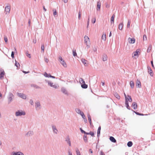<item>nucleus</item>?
<instances>
[{
	"label": "nucleus",
	"instance_id": "f257e3e1",
	"mask_svg": "<svg viewBox=\"0 0 155 155\" xmlns=\"http://www.w3.org/2000/svg\"><path fill=\"white\" fill-rule=\"evenodd\" d=\"M84 41L87 48H89L90 47L91 44L89 38L87 36H85L84 37Z\"/></svg>",
	"mask_w": 155,
	"mask_h": 155
},
{
	"label": "nucleus",
	"instance_id": "f03ea898",
	"mask_svg": "<svg viewBox=\"0 0 155 155\" xmlns=\"http://www.w3.org/2000/svg\"><path fill=\"white\" fill-rule=\"evenodd\" d=\"M140 53V49H137L132 54V57L135 58H137L139 56Z\"/></svg>",
	"mask_w": 155,
	"mask_h": 155
},
{
	"label": "nucleus",
	"instance_id": "7ed1b4c3",
	"mask_svg": "<svg viewBox=\"0 0 155 155\" xmlns=\"http://www.w3.org/2000/svg\"><path fill=\"white\" fill-rule=\"evenodd\" d=\"M59 61L62 65L65 68L67 67V65L65 61L61 57L59 58Z\"/></svg>",
	"mask_w": 155,
	"mask_h": 155
},
{
	"label": "nucleus",
	"instance_id": "20e7f679",
	"mask_svg": "<svg viewBox=\"0 0 155 155\" xmlns=\"http://www.w3.org/2000/svg\"><path fill=\"white\" fill-rule=\"evenodd\" d=\"M124 94L125 97V101H128L130 102H132V99L130 96L129 95H127L126 96L125 93H124Z\"/></svg>",
	"mask_w": 155,
	"mask_h": 155
},
{
	"label": "nucleus",
	"instance_id": "39448f33",
	"mask_svg": "<svg viewBox=\"0 0 155 155\" xmlns=\"http://www.w3.org/2000/svg\"><path fill=\"white\" fill-rule=\"evenodd\" d=\"M128 41L130 44H134L135 42V39L134 38H129L128 39Z\"/></svg>",
	"mask_w": 155,
	"mask_h": 155
},
{
	"label": "nucleus",
	"instance_id": "423d86ee",
	"mask_svg": "<svg viewBox=\"0 0 155 155\" xmlns=\"http://www.w3.org/2000/svg\"><path fill=\"white\" fill-rule=\"evenodd\" d=\"M15 114L16 116H21V115H25V113L24 112L22 111H18L16 112Z\"/></svg>",
	"mask_w": 155,
	"mask_h": 155
},
{
	"label": "nucleus",
	"instance_id": "0eeeda50",
	"mask_svg": "<svg viewBox=\"0 0 155 155\" xmlns=\"http://www.w3.org/2000/svg\"><path fill=\"white\" fill-rule=\"evenodd\" d=\"M147 69L148 73L150 74V75L151 76H153V73L151 68L150 67H148Z\"/></svg>",
	"mask_w": 155,
	"mask_h": 155
},
{
	"label": "nucleus",
	"instance_id": "6e6552de",
	"mask_svg": "<svg viewBox=\"0 0 155 155\" xmlns=\"http://www.w3.org/2000/svg\"><path fill=\"white\" fill-rule=\"evenodd\" d=\"M81 61L84 64L85 66H87L88 65V63L87 61L84 58H82L81 59Z\"/></svg>",
	"mask_w": 155,
	"mask_h": 155
},
{
	"label": "nucleus",
	"instance_id": "1a4fd4ad",
	"mask_svg": "<svg viewBox=\"0 0 155 155\" xmlns=\"http://www.w3.org/2000/svg\"><path fill=\"white\" fill-rule=\"evenodd\" d=\"M10 11V7L9 6H6L5 8V11L6 14L8 13Z\"/></svg>",
	"mask_w": 155,
	"mask_h": 155
},
{
	"label": "nucleus",
	"instance_id": "9d476101",
	"mask_svg": "<svg viewBox=\"0 0 155 155\" xmlns=\"http://www.w3.org/2000/svg\"><path fill=\"white\" fill-rule=\"evenodd\" d=\"M136 86L138 88H140L141 87V82L138 79L137 80L136 83Z\"/></svg>",
	"mask_w": 155,
	"mask_h": 155
},
{
	"label": "nucleus",
	"instance_id": "9b49d317",
	"mask_svg": "<svg viewBox=\"0 0 155 155\" xmlns=\"http://www.w3.org/2000/svg\"><path fill=\"white\" fill-rule=\"evenodd\" d=\"M18 94L19 97L23 99H25L26 98V95L22 93H18Z\"/></svg>",
	"mask_w": 155,
	"mask_h": 155
},
{
	"label": "nucleus",
	"instance_id": "f8f14e48",
	"mask_svg": "<svg viewBox=\"0 0 155 155\" xmlns=\"http://www.w3.org/2000/svg\"><path fill=\"white\" fill-rule=\"evenodd\" d=\"M5 74V72L3 70H1L0 71V78L2 79L4 77Z\"/></svg>",
	"mask_w": 155,
	"mask_h": 155
},
{
	"label": "nucleus",
	"instance_id": "ddd939ff",
	"mask_svg": "<svg viewBox=\"0 0 155 155\" xmlns=\"http://www.w3.org/2000/svg\"><path fill=\"white\" fill-rule=\"evenodd\" d=\"M137 104L135 102H133L132 104V107H133L134 109H136L137 108Z\"/></svg>",
	"mask_w": 155,
	"mask_h": 155
},
{
	"label": "nucleus",
	"instance_id": "4468645a",
	"mask_svg": "<svg viewBox=\"0 0 155 155\" xmlns=\"http://www.w3.org/2000/svg\"><path fill=\"white\" fill-rule=\"evenodd\" d=\"M106 36L105 33H103V35L101 37V39L102 40L105 41L106 40Z\"/></svg>",
	"mask_w": 155,
	"mask_h": 155
},
{
	"label": "nucleus",
	"instance_id": "2eb2a0df",
	"mask_svg": "<svg viewBox=\"0 0 155 155\" xmlns=\"http://www.w3.org/2000/svg\"><path fill=\"white\" fill-rule=\"evenodd\" d=\"M102 59L104 61H105L107 60V55L104 54L103 55Z\"/></svg>",
	"mask_w": 155,
	"mask_h": 155
},
{
	"label": "nucleus",
	"instance_id": "dca6fc26",
	"mask_svg": "<svg viewBox=\"0 0 155 155\" xmlns=\"http://www.w3.org/2000/svg\"><path fill=\"white\" fill-rule=\"evenodd\" d=\"M110 140L112 142H114V143H115L116 142V140L113 137H110Z\"/></svg>",
	"mask_w": 155,
	"mask_h": 155
},
{
	"label": "nucleus",
	"instance_id": "f3484780",
	"mask_svg": "<svg viewBox=\"0 0 155 155\" xmlns=\"http://www.w3.org/2000/svg\"><path fill=\"white\" fill-rule=\"evenodd\" d=\"M114 18L115 15L114 14L112 15L111 18L110 22L111 23H112V22L113 23H114Z\"/></svg>",
	"mask_w": 155,
	"mask_h": 155
},
{
	"label": "nucleus",
	"instance_id": "a211bd4d",
	"mask_svg": "<svg viewBox=\"0 0 155 155\" xmlns=\"http://www.w3.org/2000/svg\"><path fill=\"white\" fill-rule=\"evenodd\" d=\"M101 3L100 1L98 2L97 3V8L98 9H97V10H100L101 8Z\"/></svg>",
	"mask_w": 155,
	"mask_h": 155
},
{
	"label": "nucleus",
	"instance_id": "6ab92c4d",
	"mask_svg": "<svg viewBox=\"0 0 155 155\" xmlns=\"http://www.w3.org/2000/svg\"><path fill=\"white\" fill-rule=\"evenodd\" d=\"M87 117H88V120L90 123V125H91L92 124L91 120V116H90V115L89 114H88L87 115Z\"/></svg>",
	"mask_w": 155,
	"mask_h": 155
},
{
	"label": "nucleus",
	"instance_id": "aec40b11",
	"mask_svg": "<svg viewBox=\"0 0 155 155\" xmlns=\"http://www.w3.org/2000/svg\"><path fill=\"white\" fill-rule=\"evenodd\" d=\"M123 23H121L119 24V25L118 28L120 30H122V29L123 27Z\"/></svg>",
	"mask_w": 155,
	"mask_h": 155
},
{
	"label": "nucleus",
	"instance_id": "412c9836",
	"mask_svg": "<svg viewBox=\"0 0 155 155\" xmlns=\"http://www.w3.org/2000/svg\"><path fill=\"white\" fill-rule=\"evenodd\" d=\"M66 141L69 144L70 146H71V143L70 141V138L69 137H67L66 139Z\"/></svg>",
	"mask_w": 155,
	"mask_h": 155
},
{
	"label": "nucleus",
	"instance_id": "4be33fe9",
	"mask_svg": "<svg viewBox=\"0 0 155 155\" xmlns=\"http://www.w3.org/2000/svg\"><path fill=\"white\" fill-rule=\"evenodd\" d=\"M13 155H24L21 152H18L17 153H14Z\"/></svg>",
	"mask_w": 155,
	"mask_h": 155
},
{
	"label": "nucleus",
	"instance_id": "5701e85b",
	"mask_svg": "<svg viewBox=\"0 0 155 155\" xmlns=\"http://www.w3.org/2000/svg\"><path fill=\"white\" fill-rule=\"evenodd\" d=\"M125 104L126 105L127 108L129 110L130 109V107L127 101H125Z\"/></svg>",
	"mask_w": 155,
	"mask_h": 155
},
{
	"label": "nucleus",
	"instance_id": "b1692460",
	"mask_svg": "<svg viewBox=\"0 0 155 155\" xmlns=\"http://www.w3.org/2000/svg\"><path fill=\"white\" fill-rule=\"evenodd\" d=\"M81 87L84 88H86L87 87V85L85 84V82L81 84Z\"/></svg>",
	"mask_w": 155,
	"mask_h": 155
},
{
	"label": "nucleus",
	"instance_id": "393cba45",
	"mask_svg": "<svg viewBox=\"0 0 155 155\" xmlns=\"http://www.w3.org/2000/svg\"><path fill=\"white\" fill-rule=\"evenodd\" d=\"M130 84L131 88H133L134 87V82L133 81H130Z\"/></svg>",
	"mask_w": 155,
	"mask_h": 155
},
{
	"label": "nucleus",
	"instance_id": "a878e982",
	"mask_svg": "<svg viewBox=\"0 0 155 155\" xmlns=\"http://www.w3.org/2000/svg\"><path fill=\"white\" fill-rule=\"evenodd\" d=\"M152 45H150L148 46V49H147V52H149L150 51L151 49H152Z\"/></svg>",
	"mask_w": 155,
	"mask_h": 155
},
{
	"label": "nucleus",
	"instance_id": "bb28decb",
	"mask_svg": "<svg viewBox=\"0 0 155 155\" xmlns=\"http://www.w3.org/2000/svg\"><path fill=\"white\" fill-rule=\"evenodd\" d=\"M40 105L39 102H37L36 104L35 107L37 109L40 108Z\"/></svg>",
	"mask_w": 155,
	"mask_h": 155
},
{
	"label": "nucleus",
	"instance_id": "cd10ccee",
	"mask_svg": "<svg viewBox=\"0 0 155 155\" xmlns=\"http://www.w3.org/2000/svg\"><path fill=\"white\" fill-rule=\"evenodd\" d=\"M48 84L51 86L54 87L55 88H56L57 87V86H55V85H54L53 83L51 82H48Z\"/></svg>",
	"mask_w": 155,
	"mask_h": 155
},
{
	"label": "nucleus",
	"instance_id": "c85d7f7f",
	"mask_svg": "<svg viewBox=\"0 0 155 155\" xmlns=\"http://www.w3.org/2000/svg\"><path fill=\"white\" fill-rule=\"evenodd\" d=\"M79 81L80 84H81L85 83V81H84L83 79L81 78L79 79Z\"/></svg>",
	"mask_w": 155,
	"mask_h": 155
},
{
	"label": "nucleus",
	"instance_id": "c756f323",
	"mask_svg": "<svg viewBox=\"0 0 155 155\" xmlns=\"http://www.w3.org/2000/svg\"><path fill=\"white\" fill-rule=\"evenodd\" d=\"M127 145L129 147H131L132 145V142L131 141L128 142L127 143Z\"/></svg>",
	"mask_w": 155,
	"mask_h": 155
},
{
	"label": "nucleus",
	"instance_id": "7c9ffc66",
	"mask_svg": "<svg viewBox=\"0 0 155 155\" xmlns=\"http://www.w3.org/2000/svg\"><path fill=\"white\" fill-rule=\"evenodd\" d=\"M130 23H131L130 21L129 20H128V22H127V28L130 27Z\"/></svg>",
	"mask_w": 155,
	"mask_h": 155
},
{
	"label": "nucleus",
	"instance_id": "2f4dec72",
	"mask_svg": "<svg viewBox=\"0 0 155 155\" xmlns=\"http://www.w3.org/2000/svg\"><path fill=\"white\" fill-rule=\"evenodd\" d=\"M96 21V18L94 17V18L92 19L91 22L93 23L94 24L95 22Z\"/></svg>",
	"mask_w": 155,
	"mask_h": 155
},
{
	"label": "nucleus",
	"instance_id": "473e14b6",
	"mask_svg": "<svg viewBox=\"0 0 155 155\" xmlns=\"http://www.w3.org/2000/svg\"><path fill=\"white\" fill-rule=\"evenodd\" d=\"M143 41H147V36L144 35L143 37Z\"/></svg>",
	"mask_w": 155,
	"mask_h": 155
},
{
	"label": "nucleus",
	"instance_id": "72a5a7b5",
	"mask_svg": "<svg viewBox=\"0 0 155 155\" xmlns=\"http://www.w3.org/2000/svg\"><path fill=\"white\" fill-rule=\"evenodd\" d=\"M73 56H75L77 55L76 50H73Z\"/></svg>",
	"mask_w": 155,
	"mask_h": 155
},
{
	"label": "nucleus",
	"instance_id": "f704fd0d",
	"mask_svg": "<svg viewBox=\"0 0 155 155\" xmlns=\"http://www.w3.org/2000/svg\"><path fill=\"white\" fill-rule=\"evenodd\" d=\"M76 152L77 155H81L80 151L78 149L76 150Z\"/></svg>",
	"mask_w": 155,
	"mask_h": 155
},
{
	"label": "nucleus",
	"instance_id": "c9c22d12",
	"mask_svg": "<svg viewBox=\"0 0 155 155\" xmlns=\"http://www.w3.org/2000/svg\"><path fill=\"white\" fill-rule=\"evenodd\" d=\"M84 139L85 142H87V138L86 136H84Z\"/></svg>",
	"mask_w": 155,
	"mask_h": 155
},
{
	"label": "nucleus",
	"instance_id": "e433bc0d",
	"mask_svg": "<svg viewBox=\"0 0 155 155\" xmlns=\"http://www.w3.org/2000/svg\"><path fill=\"white\" fill-rule=\"evenodd\" d=\"M50 74H48L46 72H45L44 74V76L46 77H49Z\"/></svg>",
	"mask_w": 155,
	"mask_h": 155
},
{
	"label": "nucleus",
	"instance_id": "4c0bfd02",
	"mask_svg": "<svg viewBox=\"0 0 155 155\" xmlns=\"http://www.w3.org/2000/svg\"><path fill=\"white\" fill-rule=\"evenodd\" d=\"M53 15L54 16L57 14V12L56 9H53Z\"/></svg>",
	"mask_w": 155,
	"mask_h": 155
},
{
	"label": "nucleus",
	"instance_id": "58836bf2",
	"mask_svg": "<svg viewBox=\"0 0 155 155\" xmlns=\"http://www.w3.org/2000/svg\"><path fill=\"white\" fill-rule=\"evenodd\" d=\"M15 65L17 67V68H19L20 66V64L18 62H17L16 61Z\"/></svg>",
	"mask_w": 155,
	"mask_h": 155
},
{
	"label": "nucleus",
	"instance_id": "ea45409f",
	"mask_svg": "<svg viewBox=\"0 0 155 155\" xmlns=\"http://www.w3.org/2000/svg\"><path fill=\"white\" fill-rule=\"evenodd\" d=\"M134 112L137 115H143V114H142L139 113L138 112H136L135 111H134Z\"/></svg>",
	"mask_w": 155,
	"mask_h": 155
},
{
	"label": "nucleus",
	"instance_id": "a19ab883",
	"mask_svg": "<svg viewBox=\"0 0 155 155\" xmlns=\"http://www.w3.org/2000/svg\"><path fill=\"white\" fill-rule=\"evenodd\" d=\"M4 39L5 42H7L8 41L7 37L6 36H4Z\"/></svg>",
	"mask_w": 155,
	"mask_h": 155
},
{
	"label": "nucleus",
	"instance_id": "79ce46f5",
	"mask_svg": "<svg viewBox=\"0 0 155 155\" xmlns=\"http://www.w3.org/2000/svg\"><path fill=\"white\" fill-rule=\"evenodd\" d=\"M44 48H45L44 45H42L41 46V49L43 51V52L44 51Z\"/></svg>",
	"mask_w": 155,
	"mask_h": 155
},
{
	"label": "nucleus",
	"instance_id": "37998d69",
	"mask_svg": "<svg viewBox=\"0 0 155 155\" xmlns=\"http://www.w3.org/2000/svg\"><path fill=\"white\" fill-rule=\"evenodd\" d=\"M26 55L28 57H29V58H31V54H29L27 52L26 53Z\"/></svg>",
	"mask_w": 155,
	"mask_h": 155
},
{
	"label": "nucleus",
	"instance_id": "c03bdc74",
	"mask_svg": "<svg viewBox=\"0 0 155 155\" xmlns=\"http://www.w3.org/2000/svg\"><path fill=\"white\" fill-rule=\"evenodd\" d=\"M53 130L56 133L57 131V129H56L55 127H53Z\"/></svg>",
	"mask_w": 155,
	"mask_h": 155
},
{
	"label": "nucleus",
	"instance_id": "a18cd8bd",
	"mask_svg": "<svg viewBox=\"0 0 155 155\" xmlns=\"http://www.w3.org/2000/svg\"><path fill=\"white\" fill-rule=\"evenodd\" d=\"M89 134L91 135L92 137L94 136V134L93 132L91 131L89 132Z\"/></svg>",
	"mask_w": 155,
	"mask_h": 155
},
{
	"label": "nucleus",
	"instance_id": "49530a36",
	"mask_svg": "<svg viewBox=\"0 0 155 155\" xmlns=\"http://www.w3.org/2000/svg\"><path fill=\"white\" fill-rule=\"evenodd\" d=\"M76 110V112L77 113H78V114H79L81 112V110H80V109H77Z\"/></svg>",
	"mask_w": 155,
	"mask_h": 155
},
{
	"label": "nucleus",
	"instance_id": "de8ad7c7",
	"mask_svg": "<svg viewBox=\"0 0 155 155\" xmlns=\"http://www.w3.org/2000/svg\"><path fill=\"white\" fill-rule=\"evenodd\" d=\"M81 17V12H79L78 13V18L79 19H80Z\"/></svg>",
	"mask_w": 155,
	"mask_h": 155
},
{
	"label": "nucleus",
	"instance_id": "09e8293b",
	"mask_svg": "<svg viewBox=\"0 0 155 155\" xmlns=\"http://www.w3.org/2000/svg\"><path fill=\"white\" fill-rule=\"evenodd\" d=\"M31 86L32 87H35L36 88H38V87L37 86H36V85H35V84H32L31 85Z\"/></svg>",
	"mask_w": 155,
	"mask_h": 155
},
{
	"label": "nucleus",
	"instance_id": "8fccbe9b",
	"mask_svg": "<svg viewBox=\"0 0 155 155\" xmlns=\"http://www.w3.org/2000/svg\"><path fill=\"white\" fill-rule=\"evenodd\" d=\"M80 129L82 133H84V134L86 133V132H85V131H84V130H83L81 128H80Z\"/></svg>",
	"mask_w": 155,
	"mask_h": 155
},
{
	"label": "nucleus",
	"instance_id": "3c124183",
	"mask_svg": "<svg viewBox=\"0 0 155 155\" xmlns=\"http://www.w3.org/2000/svg\"><path fill=\"white\" fill-rule=\"evenodd\" d=\"M11 56L13 58H14V52L13 51L12 52Z\"/></svg>",
	"mask_w": 155,
	"mask_h": 155
},
{
	"label": "nucleus",
	"instance_id": "603ef678",
	"mask_svg": "<svg viewBox=\"0 0 155 155\" xmlns=\"http://www.w3.org/2000/svg\"><path fill=\"white\" fill-rule=\"evenodd\" d=\"M100 130H97V136H98L100 134Z\"/></svg>",
	"mask_w": 155,
	"mask_h": 155
},
{
	"label": "nucleus",
	"instance_id": "864d4df0",
	"mask_svg": "<svg viewBox=\"0 0 155 155\" xmlns=\"http://www.w3.org/2000/svg\"><path fill=\"white\" fill-rule=\"evenodd\" d=\"M151 63L152 67L153 68H154V65L153 64V61H151Z\"/></svg>",
	"mask_w": 155,
	"mask_h": 155
},
{
	"label": "nucleus",
	"instance_id": "5fc2aeb1",
	"mask_svg": "<svg viewBox=\"0 0 155 155\" xmlns=\"http://www.w3.org/2000/svg\"><path fill=\"white\" fill-rule=\"evenodd\" d=\"M100 155H105V154L102 151H101Z\"/></svg>",
	"mask_w": 155,
	"mask_h": 155
},
{
	"label": "nucleus",
	"instance_id": "6e6d98bb",
	"mask_svg": "<svg viewBox=\"0 0 155 155\" xmlns=\"http://www.w3.org/2000/svg\"><path fill=\"white\" fill-rule=\"evenodd\" d=\"M45 61L47 63H48L49 61L48 59H47V58H45Z\"/></svg>",
	"mask_w": 155,
	"mask_h": 155
},
{
	"label": "nucleus",
	"instance_id": "4d7b16f0",
	"mask_svg": "<svg viewBox=\"0 0 155 155\" xmlns=\"http://www.w3.org/2000/svg\"><path fill=\"white\" fill-rule=\"evenodd\" d=\"M30 103L31 104V105H33V102L32 100H31L30 101Z\"/></svg>",
	"mask_w": 155,
	"mask_h": 155
},
{
	"label": "nucleus",
	"instance_id": "13d9d810",
	"mask_svg": "<svg viewBox=\"0 0 155 155\" xmlns=\"http://www.w3.org/2000/svg\"><path fill=\"white\" fill-rule=\"evenodd\" d=\"M116 96V97L118 99H120V96L118 94H117Z\"/></svg>",
	"mask_w": 155,
	"mask_h": 155
},
{
	"label": "nucleus",
	"instance_id": "bf43d9fd",
	"mask_svg": "<svg viewBox=\"0 0 155 155\" xmlns=\"http://www.w3.org/2000/svg\"><path fill=\"white\" fill-rule=\"evenodd\" d=\"M43 8L44 11L46 12V9L45 8V6H43Z\"/></svg>",
	"mask_w": 155,
	"mask_h": 155
},
{
	"label": "nucleus",
	"instance_id": "052dcab7",
	"mask_svg": "<svg viewBox=\"0 0 155 155\" xmlns=\"http://www.w3.org/2000/svg\"><path fill=\"white\" fill-rule=\"evenodd\" d=\"M79 114H80L81 116H82V115H83V114H84V113L83 112H81V111L79 113Z\"/></svg>",
	"mask_w": 155,
	"mask_h": 155
},
{
	"label": "nucleus",
	"instance_id": "680f3d73",
	"mask_svg": "<svg viewBox=\"0 0 155 155\" xmlns=\"http://www.w3.org/2000/svg\"><path fill=\"white\" fill-rule=\"evenodd\" d=\"M50 75V76H49V77H51V78H55V77H54V76H51L50 74H49Z\"/></svg>",
	"mask_w": 155,
	"mask_h": 155
},
{
	"label": "nucleus",
	"instance_id": "e2e57ef3",
	"mask_svg": "<svg viewBox=\"0 0 155 155\" xmlns=\"http://www.w3.org/2000/svg\"><path fill=\"white\" fill-rule=\"evenodd\" d=\"M81 116L84 119L85 118V116L84 114H83Z\"/></svg>",
	"mask_w": 155,
	"mask_h": 155
},
{
	"label": "nucleus",
	"instance_id": "0e129e2a",
	"mask_svg": "<svg viewBox=\"0 0 155 155\" xmlns=\"http://www.w3.org/2000/svg\"><path fill=\"white\" fill-rule=\"evenodd\" d=\"M89 151L91 153H93L92 150L91 149H90L89 150Z\"/></svg>",
	"mask_w": 155,
	"mask_h": 155
},
{
	"label": "nucleus",
	"instance_id": "69168bd1",
	"mask_svg": "<svg viewBox=\"0 0 155 155\" xmlns=\"http://www.w3.org/2000/svg\"><path fill=\"white\" fill-rule=\"evenodd\" d=\"M32 133V132L30 131L28 132V134H27V135L29 134H31V133Z\"/></svg>",
	"mask_w": 155,
	"mask_h": 155
},
{
	"label": "nucleus",
	"instance_id": "338daca9",
	"mask_svg": "<svg viewBox=\"0 0 155 155\" xmlns=\"http://www.w3.org/2000/svg\"><path fill=\"white\" fill-rule=\"evenodd\" d=\"M28 23L29 24V25H30L31 24V20H29L28 22Z\"/></svg>",
	"mask_w": 155,
	"mask_h": 155
},
{
	"label": "nucleus",
	"instance_id": "774afa93",
	"mask_svg": "<svg viewBox=\"0 0 155 155\" xmlns=\"http://www.w3.org/2000/svg\"><path fill=\"white\" fill-rule=\"evenodd\" d=\"M68 154L69 155H72L70 151L69 152Z\"/></svg>",
	"mask_w": 155,
	"mask_h": 155
}]
</instances>
